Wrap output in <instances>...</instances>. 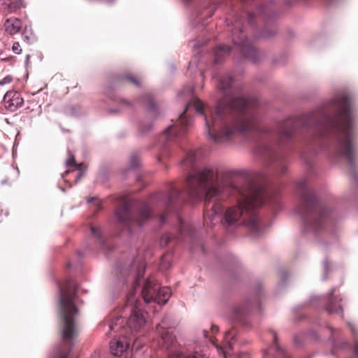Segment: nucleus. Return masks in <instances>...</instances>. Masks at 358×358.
<instances>
[{
	"mask_svg": "<svg viewBox=\"0 0 358 358\" xmlns=\"http://www.w3.org/2000/svg\"><path fill=\"white\" fill-rule=\"evenodd\" d=\"M233 81L229 75H225L220 79L217 85L223 96L217 101L209 117V136L215 142L227 141L238 133L247 134L259 130L268 135L274 133L282 143L284 141L289 140L301 126L315 138L332 135L336 157L346 160L350 167L355 169L356 133L350 99L347 96L341 95L334 99L332 104L336 113L333 117L322 114L318 117L310 115L296 119L288 118L280 122L277 129L273 131L259 124L257 99L234 96Z\"/></svg>",
	"mask_w": 358,
	"mask_h": 358,
	"instance_id": "1",
	"label": "nucleus"
},
{
	"mask_svg": "<svg viewBox=\"0 0 358 358\" xmlns=\"http://www.w3.org/2000/svg\"><path fill=\"white\" fill-rule=\"evenodd\" d=\"M201 153L200 150H191L182 161L183 166L192 169L187 176L185 189L183 192L171 186L167 195L163 193L153 194L148 203L142 205L136 218L131 217L130 204L124 200L115 211L119 222L131 231L133 225L141 227L150 217V210L155 202L164 206L166 211H169L176 203L186 201L185 196L197 199L202 198L205 194L204 222L206 224H215V222L219 220L223 210L221 202L232 194H237L238 205L227 210L224 214L225 221L231 224L243 217V223L248 227L251 233L255 236L259 235L262 224L256 210L266 201L277 204L278 196L268 192L262 185H248L243 189H239L232 182H226L214 186L218 178L216 171L207 166L195 169L196 157Z\"/></svg>",
	"mask_w": 358,
	"mask_h": 358,
	"instance_id": "2",
	"label": "nucleus"
},
{
	"mask_svg": "<svg viewBox=\"0 0 358 358\" xmlns=\"http://www.w3.org/2000/svg\"><path fill=\"white\" fill-rule=\"evenodd\" d=\"M59 289L63 346L60 348L57 358H68L73 345V341L77 336L75 319L78 310L75 302L78 286L73 280H67L64 284L59 285Z\"/></svg>",
	"mask_w": 358,
	"mask_h": 358,
	"instance_id": "3",
	"label": "nucleus"
},
{
	"mask_svg": "<svg viewBox=\"0 0 358 358\" xmlns=\"http://www.w3.org/2000/svg\"><path fill=\"white\" fill-rule=\"evenodd\" d=\"M296 192L300 196L296 210L303 219L306 231L316 234L325 229L331 223L329 209L318 202L305 180L297 183Z\"/></svg>",
	"mask_w": 358,
	"mask_h": 358,
	"instance_id": "4",
	"label": "nucleus"
},
{
	"mask_svg": "<svg viewBox=\"0 0 358 358\" xmlns=\"http://www.w3.org/2000/svg\"><path fill=\"white\" fill-rule=\"evenodd\" d=\"M191 106H194L196 111L203 114V105L198 99H193L189 101L185 110L180 115L176 123L170 126L166 131L160 136V154L158 156V160L161 161L162 158L168 156L169 152V143L175 139L181 138L187 131L190 125V120L185 115L187 109Z\"/></svg>",
	"mask_w": 358,
	"mask_h": 358,
	"instance_id": "5",
	"label": "nucleus"
},
{
	"mask_svg": "<svg viewBox=\"0 0 358 358\" xmlns=\"http://www.w3.org/2000/svg\"><path fill=\"white\" fill-rule=\"evenodd\" d=\"M156 330L160 335L164 347L169 350L168 358H207L205 355L197 352L193 355L183 356L182 352L177 348L175 338L172 335V331H170V328L168 327V322L166 319H164L162 322L157 326Z\"/></svg>",
	"mask_w": 358,
	"mask_h": 358,
	"instance_id": "6",
	"label": "nucleus"
},
{
	"mask_svg": "<svg viewBox=\"0 0 358 358\" xmlns=\"http://www.w3.org/2000/svg\"><path fill=\"white\" fill-rule=\"evenodd\" d=\"M171 294L169 287H159L155 281L150 278L145 281L142 290V296L145 303L155 301L158 304H165Z\"/></svg>",
	"mask_w": 358,
	"mask_h": 358,
	"instance_id": "7",
	"label": "nucleus"
},
{
	"mask_svg": "<svg viewBox=\"0 0 358 358\" xmlns=\"http://www.w3.org/2000/svg\"><path fill=\"white\" fill-rule=\"evenodd\" d=\"M234 27L231 31L232 41L236 45L240 47L243 55L253 61L256 60L257 50L254 48L245 38L242 27L241 19H236L234 24Z\"/></svg>",
	"mask_w": 358,
	"mask_h": 358,
	"instance_id": "8",
	"label": "nucleus"
},
{
	"mask_svg": "<svg viewBox=\"0 0 358 358\" xmlns=\"http://www.w3.org/2000/svg\"><path fill=\"white\" fill-rule=\"evenodd\" d=\"M255 152L267 164H271L275 161H279L278 171L282 174L285 173L287 170L286 166L271 145L264 143H259L256 148Z\"/></svg>",
	"mask_w": 358,
	"mask_h": 358,
	"instance_id": "9",
	"label": "nucleus"
},
{
	"mask_svg": "<svg viewBox=\"0 0 358 358\" xmlns=\"http://www.w3.org/2000/svg\"><path fill=\"white\" fill-rule=\"evenodd\" d=\"M140 302L136 301L135 305L132 307L131 313L129 317L127 325L131 331H138L145 325L146 320L145 313L139 307Z\"/></svg>",
	"mask_w": 358,
	"mask_h": 358,
	"instance_id": "10",
	"label": "nucleus"
},
{
	"mask_svg": "<svg viewBox=\"0 0 358 358\" xmlns=\"http://www.w3.org/2000/svg\"><path fill=\"white\" fill-rule=\"evenodd\" d=\"M209 333L207 331H203V335L206 338H208L211 343L215 346L217 351L220 355H222L224 358H228L229 356V351L232 349V341L235 336V331L234 329H231L225 333L223 345H218L215 343V340L213 336H209Z\"/></svg>",
	"mask_w": 358,
	"mask_h": 358,
	"instance_id": "11",
	"label": "nucleus"
},
{
	"mask_svg": "<svg viewBox=\"0 0 358 358\" xmlns=\"http://www.w3.org/2000/svg\"><path fill=\"white\" fill-rule=\"evenodd\" d=\"M3 106L10 112L17 110L24 104V99L17 91H8L3 97Z\"/></svg>",
	"mask_w": 358,
	"mask_h": 358,
	"instance_id": "12",
	"label": "nucleus"
},
{
	"mask_svg": "<svg viewBox=\"0 0 358 358\" xmlns=\"http://www.w3.org/2000/svg\"><path fill=\"white\" fill-rule=\"evenodd\" d=\"M128 347L129 343L124 338H114L110 343V352L116 357L121 356Z\"/></svg>",
	"mask_w": 358,
	"mask_h": 358,
	"instance_id": "13",
	"label": "nucleus"
},
{
	"mask_svg": "<svg viewBox=\"0 0 358 358\" xmlns=\"http://www.w3.org/2000/svg\"><path fill=\"white\" fill-rule=\"evenodd\" d=\"M3 27L5 31L13 36L19 33L22 29V22L19 18L12 17L5 20Z\"/></svg>",
	"mask_w": 358,
	"mask_h": 358,
	"instance_id": "14",
	"label": "nucleus"
},
{
	"mask_svg": "<svg viewBox=\"0 0 358 358\" xmlns=\"http://www.w3.org/2000/svg\"><path fill=\"white\" fill-rule=\"evenodd\" d=\"M269 335L271 337L272 341L273 343V346L271 349L269 350H274L275 352V358H289V356L279 347V345L277 343V335L275 331H270L268 333ZM268 354L267 352H266L265 355L263 358H268Z\"/></svg>",
	"mask_w": 358,
	"mask_h": 358,
	"instance_id": "15",
	"label": "nucleus"
},
{
	"mask_svg": "<svg viewBox=\"0 0 358 358\" xmlns=\"http://www.w3.org/2000/svg\"><path fill=\"white\" fill-rule=\"evenodd\" d=\"M3 5L4 9L9 13H15L21 8L25 7L23 0H4Z\"/></svg>",
	"mask_w": 358,
	"mask_h": 358,
	"instance_id": "16",
	"label": "nucleus"
},
{
	"mask_svg": "<svg viewBox=\"0 0 358 358\" xmlns=\"http://www.w3.org/2000/svg\"><path fill=\"white\" fill-rule=\"evenodd\" d=\"M231 50V48L229 45H217L215 50V62L219 63L222 61V59L227 55Z\"/></svg>",
	"mask_w": 358,
	"mask_h": 358,
	"instance_id": "17",
	"label": "nucleus"
},
{
	"mask_svg": "<svg viewBox=\"0 0 358 358\" xmlns=\"http://www.w3.org/2000/svg\"><path fill=\"white\" fill-rule=\"evenodd\" d=\"M334 292H335V289H333L330 294L329 303L327 305V310L328 312H329L331 313H342L343 310H342L341 306L340 304L334 303Z\"/></svg>",
	"mask_w": 358,
	"mask_h": 358,
	"instance_id": "18",
	"label": "nucleus"
},
{
	"mask_svg": "<svg viewBox=\"0 0 358 358\" xmlns=\"http://www.w3.org/2000/svg\"><path fill=\"white\" fill-rule=\"evenodd\" d=\"M22 37L23 41L27 43L31 44L35 40V35L30 26H25L22 33Z\"/></svg>",
	"mask_w": 358,
	"mask_h": 358,
	"instance_id": "19",
	"label": "nucleus"
},
{
	"mask_svg": "<svg viewBox=\"0 0 358 358\" xmlns=\"http://www.w3.org/2000/svg\"><path fill=\"white\" fill-rule=\"evenodd\" d=\"M249 306H238L234 308V318L236 320L241 321L244 315L248 311Z\"/></svg>",
	"mask_w": 358,
	"mask_h": 358,
	"instance_id": "20",
	"label": "nucleus"
},
{
	"mask_svg": "<svg viewBox=\"0 0 358 358\" xmlns=\"http://www.w3.org/2000/svg\"><path fill=\"white\" fill-rule=\"evenodd\" d=\"M179 233L180 236L177 238L182 240V236H186V234L191 235L192 230L189 225L186 224L183 222H180L179 225Z\"/></svg>",
	"mask_w": 358,
	"mask_h": 358,
	"instance_id": "21",
	"label": "nucleus"
},
{
	"mask_svg": "<svg viewBox=\"0 0 358 358\" xmlns=\"http://www.w3.org/2000/svg\"><path fill=\"white\" fill-rule=\"evenodd\" d=\"M66 166L67 167L74 166L77 169L81 170L83 164H77L73 154L69 152V158L66 161Z\"/></svg>",
	"mask_w": 358,
	"mask_h": 358,
	"instance_id": "22",
	"label": "nucleus"
},
{
	"mask_svg": "<svg viewBox=\"0 0 358 358\" xmlns=\"http://www.w3.org/2000/svg\"><path fill=\"white\" fill-rule=\"evenodd\" d=\"M123 76L125 80H127L129 83H130L134 85L138 86L141 83V80L138 77L132 75L131 73H127V74L124 75Z\"/></svg>",
	"mask_w": 358,
	"mask_h": 358,
	"instance_id": "23",
	"label": "nucleus"
},
{
	"mask_svg": "<svg viewBox=\"0 0 358 358\" xmlns=\"http://www.w3.org/2000/svg\"><path fill=\"white\" fill-rule=\"evenodd\" d=\"M173 238H175V236L171 234H164L160 239V245L162 247L166 246Z\"/></svg>",
	"mask_w": 358,
	"mask_h": 358,
	"instance_id": "24",
	"label": "nucleus"
},
{
	"mask_svg": "<svg viewBox=\"0 0 358 358\" xmlns=\"http://www.w3.org/2000/svg\"><path fill=\"white\" fill-rule=\"evenodd\" d=\"M129 164L131 168H136L140 164V159L137 155L133 154L131 156L130 160H129Z\"/></svg>",
	"mask_w": 358,
	"mask_h": 358,
	"instance_id": "25",
	"label": "nucleus"
},
{
	"mask_svg": "<svg viewBox=\"0 0 358 358\" xmlns=\"http://www.w3.org/2000/svg\"><path fill=\"white\" fill-rule=\"evenodd\" d=\"M170 266L169 259V255H164L161 259L160 262V268L162 269H167Z\"/></svg>",
	"mask_w": 358,
	"mask_h": 358,
	"instance_id": "26",
	"label": "nucleus"
},
{
	"mask_svg": "<svg viewBox=\"0 0 358 358\" xmlns=\"http://www.w3.org/2000/svg\"><path fill=\"white\" fill-rule=\"evenodd\" d=\"M90 231H91V234L95 237V238H97L99 241H100V243H101V231H100V228L99 227H96V226H91L90 227Z\"/></svg>",
	"mask_w": 358,
	"mask_h": 358,
	"instance_id": "27",
	"label": "nucleus"
},
{
	"mask_svg": "<svg viewBox=\"0 0 358 358\" xmlns=\"http://www.w3.org/2000/svg\"><path fill=\"white\" fill-rule=\"evenodd\" d=\"M12 50L14 53L20 55L22 53V48L19 42H15L12 46Z\"/></svg>",
	"mask_w": 358,
	"mask_h": 358,
	"instance_id": "28",
	"label": "nucleus"
},
{
	"mask_svg": "<svg viewBox=\"0 0 358 358\" xmlns=\"http://www.w3.org/2000/svg\"><path fill=\"white\" fill-rule=\"evenodd\" d=\"M146 101L148 103V106L150 109H154L155 108V101H154V100L152 99V98L151 96H147L146 97Z\"/></svg>",
	"mask_w": 358,
	"mask_h": 358,
	"instance_id": "29",
	"label": "nucleus"
},
{
	"mask_svg": "<svg viewBox=\"0 0 358 358\" xmlns=\"http://www.w3.org/2000/svg\"><path fill=\"white\" fill-rule=\"evenodd\" d=\"M13 81V78L10 76H6L3 80H0V85H5L10 83Z\"/></svg>",
	"mask_w": 358,
	"mask_h": 358,
	"instance_id": "30",
	"label": "nucleus"
},
{
	"mask_svg": "<svg viewBox=\"0 0 358 358\" xmlns=\"http://www.w3.org/2000/svg\"><path fill=\"white\" fill-rule=\"evenodd\" d=\"M247 17H248V23L252 24L253 23V17H254L253 14L248 13H247Z\"/></svg>",
	"mask_w": 358,
	"mask_h": 358,
	"instance_id": "31",
	"label": "nucleus"
},
{
	"mask_svg": "<svg viewBox=\"0 0 358 358\" xmlns=\"http://www.w3.org/2000/svg\"><path fill=\"white\" fill-rule=\"evenodd\" d=\"M120 103L125 107H129L131 106V103L129 101H127L125 100L121 99Z\"/></svg>",
	"mask_w": 358,
	"mask_h": 358,
	"instance_id": "32",
	"label": "nucleus"
},
{
	"mask_svg": "<svg viewBox=\"0 0 358 358\" xmlns=\"http://www.w3.org/2000/svg\"><path fill=\"white\" fill-rule=\"evenodd\" d=\"M159 220L161 223H164L165 222V213H161L159 215Z\"/></svg>",
	"mask_w": 358,
	"mask_h": 358,
	"instance_id": "33",
	"label": "nucleus"
},
{
	"mask_svg": "<svg viewBox=\"0 0 358 358\" xmlns=\"http://www.w3.org/2000/svg\"><path fill=\"white\" fill-rule=\"evenodd\" d=\"M354 354L358 358V342H356L354 346Z\"/></svg>",
	"mask_w": 358,
	"mask_h": 358,
	"instance_id": "34",
	"label": "nucleus"
},
{
	"mask_svg": "<svg viewBox=\"0 0 358 358\" xmlns=\"http://www.w3.org/2000/svg\"><path fill=\"white\" fill-rule=\"evenodd\" d=\"M217 331H218V327L217 326H215V325H212V327H211V334H215Z\"/></svg>",
	"mask_w": 358,
	"mask_h": 358,
	"instance_id": "35",
	"label": "nucleus"
},
{
	"mask_svg": "<svg viewBox=\"0 0 358 358\" xmlns=\"http://www.w3.org/2000/svg\"><path fill=\"white\" fill-rule=\"evenodd\" d=\"M116 327H117V324H113L110 326V329L112 330V331H117V329H116Z\"/></svg>",
	"mask_w": 358,
	"mask_h": 358,
	"instance_id": "36",
	"label": "nucleus"
},
{
	"mask_svg": "<svg viewBox=\"0 0 358 358\" xmlns=\"http://www.w3.org/2000/svg\"><path fill=\"white\" fill-rule=\"evenodd\" d=\"M132 298V295L131 294L129 296V297L128 298V300H127V305L130 304L132 303L133 301V299H131Z\"/></svg>",
	"mask_w": 358,
	"mask_h": 358,
	"instance_id": "37",
	"label": "nucleus"
},
{
	"mask_svg": "<svg viewBox=\"0 0 358 358\" xmlns=\"http://www.w3.org/2000/svg\"><path fill=\"white\" fill-rule=\"evenodd\" d=\"M273 33H272V34H265L264 32L263 33V36H265V37L271 36V35H273Z\"/></svg>",
	"mask_w": 358,
	"mask_h": 358,
	"instance_id": "38",
	"label": "nucleus"
},
{
	"mask_svg": "<svg viewBox=\"0 0 358 358\" xmlns=\"http://www.w3.org/2000/svg\"><path fill=\"white\" fill-rule=\"evenodd\" d=\"M352 175L353 176V177L355 178V179H356V178H357V175H356V173H355V170H353V171H352Z\"/></svg>",
	"mask_w": 358,
	"mask_h": 358,
	"instance_id": "39",
	"label": "nucleus"
},
{
	"mask_svg": "<svg viewBox=\"0 0 358 358\" xmlns=\"http://www.w3.org/2000/svg\"><path fill=\"white\" fill-rule=\"evenodd\" d=\"M69 173H70V171H69V170L66 171L64 172V173L63 176H66V175H67V174H69Z\"/></svg>",
	"mask_w": 358,
	"mask_h": 358,
	"instance_id": "40",
	"label": "nucleus"
},
{
	"mask_svg": "<svg viewBox=\"0 0 358 358\" xmlns=\"http://www.w3.org/2000/svg\"><path fill=\"white\" fill-rule=\"evenodd\" d=\"M192 88H189V89L188 90V94H189V95H190V94H192Z\"/></svg>",
	"mask_w": 358,
	"mask_h": 358,
	"instance_id": "41",
	"label": "nucleus"
},
{
	"mask_svg": "<svg viewBox=\"0 0 358 358\" xmlns=\"http://www.w3.org/2000/svg\"><path fill=\"white\" fill-rule=\"evenodd\" d=\"M83 176V173H79V176H78V178H80Z\"/></svg>",
	"mask_w": 358,
	"mask_h": 358,
	"instance_id": "42",
	"label": "nucleus"
},
{
	"mask_svg": "<svg viewBox=\"0 0 358 358\" xmlns=\"http://www.w3.org/2000/svg\"><path fill=\"white\" fill-rule=\"evenodd\" d=\"M92 200H94V199L92 198L91 199L88 200V202H91Z\"/></svg>",
	"mask_w": 358,
	"mask_h": 358,
	"instance_id": "43",
	"label": "nucleus"
},
{
	"mask_svg": "<svg viewBox=\"0 0 358 358\" xmlns=\"http://www.w3.org/2000/svg\"><path fill=\"white\" fill-rule=\"evenodd\" d=\"M8 59H9V58H6V59H3V60H4V61H7V60H8Z\"/></svg>",
	"mask_w": 358,
	"mask_h": 358,
	"instance_id": "44",
	"label": "nucleus"
},
{
	"mask_svg": "<svg viewBox=\"0 0 358 358\" xmlns=\"http://www.w3.org/2000/svg\"><path fill=\"white\" fill-rule=\"evenodd\" d=\"M96 358H98V357H96Z\"/></svg>",
	"mask_w": 358,
	"mask_h": 358,
	"instance_id": "45",
	"label": "nucleus"
}]
</instances>
